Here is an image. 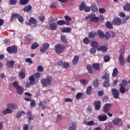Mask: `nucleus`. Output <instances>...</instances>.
<instances>
[{
    "mask_svg": "<svg viewBox=\"0 0 130 130\" xmlns=\"http://www.w3.org/2000/svg\"><path fill=\"white\" fill-rule=\"evenodd\" d=\"M41 83L43 87H48L52 83V77L49 75H47L46 77V79L43 78L41 80Z\"/></svg>",
    "mask_w": 130,
    "mask_h": 130,
    "instance_id": "nucleus-1",
    "label": "nucleus"
},
{
    "mask_svg": "<svg viewBox=\"0 0 130 130\" xmlns=\"http://www.w3.org/2000/svg\"><path fill=\"white\" fill-rule=\"evenodd\" d=\"M55 52L57 54L62 53L66 50V46L64 45H62L60 43L56 44L54 46Z\"/></svg>",
    "mask_w": 130,
    "mask_h": 130,
    "instance_id": "nucleus-2",
    "label": "nucleus"
},
{
    "mask_svg": "<svg viewBox=\"0 0 130 130\" xmlns=\"http://www.w3.org/2000/svg\"><path fill=\"white\" fill-rule=\"evenodd\" d=\"M86 20L90 19V22H95L98 23L99 22V17H96V14L92 13L88 15V16L85 17Z\"/></svg>",
    "mask_w": 130,
    "mask_h": 130,
    "instance_id": "nucleus-3",
    "label": "nucleus"
},
{
    "mask_svg": "<svg viewBox=\"0 0 130 130\" xmlns=\"http://www.w3.org/2000/svg\"><path fill=\"white\" fill-rule=\"evenodd\" d=\"M7 50L8 53L10 54H12V53L16 54V53H18V48H17L16 46H12L11 47H7Z\"/></svg>",
    "mask_w": 130,
    "mask_h": 130,
    "instance_id": "nucleus-4",
    "label": "nucleus"
},
{
    "mask_svg": "<svg viewBox=\"0 0 130 130\" xmlns=\"http://www.w3.org/2000/svg\"><path fill=\"white\" fill-rule=\"evenodd\" d=\"M48 48H49V44L45 43L43 44V47L40 49V51L42 52V53H44Z\"/></svg>",
    "mask_w": 130,
    "mask_h": 130,
    "instance_id": "nucleus-5",
    "label": "nucleus"
},
{
    "mask_svg": "<svg viewBox=\"0 0 130 130\" xmlns=\"http://www.w3.org/2000/svg\"><path fill=\"white\" fill-rule=\"evenodd\" d=\"M25 24L31 26L32 24H37V20L34 17H30L28 21L25 22Z\"/></svg>",
    "mask_w": 130,
    "mask_h": 130,
    "instance_id": "nucleus-6",
    "label": "nucleus"
},
{
    "mask_svg": "<svg viewBox=\"0 0 130 130\" xmlns=\"http://www.w3.org/2000/svg\"><path fill=\"white\" fill-rule=\"evenodd\" d=\"M112 24L113 25H117V26L120 25L121 24V19L118 17L114 18L112 22Z\"/></svg>",
    "mask_w": 130,
    "mask_h": 130,
    "instance_id": "nucleus-7",
    "label": "nucleus"
},
{
    "mask_svg": "<svg viewBox=\"0 0 130 130\" xmlns=\"http://www.w3.org/2000/svg\"><path fill=\"white\" fill-rule=\"evenodd\" d=\"M112 106L111 104H106L103 107L104 113H107L110 110Z\"/></svg>",
    "mask_w": 130,
    "mask_h": 130,
    "instance_id": "nucleus-8",
    "label": "nucleus"
},
{
    "mask_svg": "<svg viewBox=\"0 0 130 130\" xmlns=\"http://www.w3.org/2000/svg\"><path fill=\"white\" fill-rule=\"evenodd\" d=\"M111 92L114 98H118V96H119V91H118V90L115 88H113L111 89Z\"/></svg>",
    "mask_w": 130,
    "mask_h": 130,
    "instance_id": "nucleus-9",
    "label": "nucleus"
},
{
    "mask_svg": "<svg viewBox=\"0 0 130 130\" xmlns=\"http://www.w3.org/2000/svg\"><path fill=\"white\" fill-rule=\"evenodd\" d=\"M15 61L14 60L11 61H7L6 64L7 66V68H8V69H12L14 68V64H15Z\"/></svg>",
    "mask_w": 130,
    "mask_h": 130,
    "instance_id": "nucleus-10",
    "label": "nucleus"
},
{
    "mask_svg": "<svg viewBox=\"0 0 130 130\" xmlns=\"http://www.w3.org/2000/svg\"><path fill=\"white\" fill-rule=\"evenodd\" d=\"M93 105L95 106V110H100V108H101V102L100 101L94 102Z\"/></svg>",
    "mask_w": 130,
    "mask_h": 130,
    "instance_id": "nucleus-11",
    "label": "nucleus"
},
{
    "mask_svg": "<svg viewBox=\"0 0 130 130\" xmlns=\"http://www.w3.org/2000/svg\"><path fill=\"white\" fill-rule=\"evenodd\" d=\"M8 108L9 109H12V110H16L18 109V106L16 104H9L7 105Z\"/></svg>",
    "mask_w": 130,
    "mask_h": 130,
    "instance_id": "nucleus-12",
    "label": "nucleus"
},
{
    "mask_svg": "<svg viewBox=\"0 0 130 130\" xmlns=\"http://www.w3.org/2000/svg\"><path fill=\"white\" fill-rule=\"evenodd\" d=\"M79 62V56L76 55L74 57L73 59L72 60V64L73 66H77Z\"/></svg>",
    "mask_w": 130,
    "mask_h": 130,
    "instance_id": "nucleus-13",
    "label": "nucleus"
},
{
    "mask_svg": "<svg viewBox=\"0 0 130 130\" xmlns=\"http://www.w3.org/2000/svg\"><path fill=\"white\" fill-rule=\"evenodd\" d=\"M16 92L19 95H23L24 94V88L22 86H19L16 88Z\"/></svg>",
    "mask_w": 130,
    "mask_h": 130,
    "instance_id": "nucleus-14",
    "label": "nucleus"
},
{
    "mask_svg": "<svg viewBox=\"0 0 130 130\" xmlns=\"http://www.w3.org/2000/svg\"><path fill=\"white\" fill-rule=\"evenodd\" d=\"M98 119L100 121H105L107 120V115L103 114V115H100L98 116Z\"/></svg>",
    "mask_w": 130,
    "mask_h": 130,
    "instance_id": "nucleus-15",
    "label": "nucleus"
},
{
    "mask_svg": "<svg viewBox=\"0 0 130 130\" xmlns=\"http://www.w3.org/2000/svg\"><path fill=\"white\" fill-rule=\"evenodd\" d=\"M98 51H103V52H106L108 50V48L105 46H101L97 48Z\"/></svg>",
    "mask_w": 130,
    "mask_h": 130,
    "instance_id": "nucleus-16",
    "label": "nucleus"
},
{
    "mask_svg": "<svg viewBox=\"0 0 130 130\" xmlns=\"http://www.w3.org/2000/svg\"><path fill=\"white\" fill-rule=\"evenodd\" d=\"M119 63L122 67L124 66V59H123V56L122 55H120L119 56Z\"/></svg>",
    "mask_w": 130,
    "mask_h": 130,
    "instance_id": "nucleus-17",
    "label": "nucleus"
},
{
    "mask_svg": "<svg viewBox=\"0 0 130 130\" xmlns=\"http://www.w3.org/2000/svg\"><path fill=\"white\" fill-rule=\"evenodd\" d=\"M50 27L51 30L52 31H55V30H56L57 28V24L55 23H52L50 24Z\"/></svg>",
    "mask_w": 130,
    "mask_h": 130,
    "instance_id": "nucleus-18",
    "label": "nucleus"
},
{
    "mask_svg": "<svg viewBox=\"0 0 130 130\" xmlns=\"http://www.w3.org/2000/svg\"><path fill=\"white\" fill-rule=\"evenodd\" d=\"M3 114L4 115H7L8 113L9 114H11V113H13V111L11 110V109L7 108L5 110L3 111Z\"/></svg>",
    "mask_w": 130,
    "mask_h": 130,
    "instance_id": "nucleus-19",
    "label": "nucleus"
},
{
    "mask_svg": "<svg viewBox=\"0 0 130 130\" xmlns=\"http://www.w3.org/2000/svg\"><path fill=\"white\" fill-rule=\"evenodd\" d=\"M120 121H121V119L119 118H116L112 120V123H113L114 125H117V124H119V122H120Z\"/></svg>",
    "mask_w": 130,
    "mask_h": 130,
    "instance_id": "nucleus-20",
    "label": "nucleus"
},
{
    "mask_svg": "<svg viewBox=\"0 0 130 130\" xmlns=\"http://www.w3.org/2000/svg\"><path fill=\"white\" fill-rule=\"evenodd\" d=\"M92 68L95 71H99L100 70V64L98 63H93L92 64Z\"/></svg>",
    "mask_w": 130,
    "mask_h": 130,
    "instance_id": "nucleus-21",
    "label": "nucleus"
},
{
    "mask_svg": "<svg viewBox=\"0 0 130 130\" xmlns=\"http://www.w3.org/2000/svg\"><path fill=\"white\" fill-rule=\"evenodd\" d=\"M16 19H18L19 22L23 23L24 22V18L19 14L16 13Z\"/></svg>",
    "mask_w": 130,
    "mask_h": 130,
    "instance_id": "nucleus-22",
    "label": "nucleus"
},
{
    "mask_svg": "<svg viewBox=\"0 0 130 130\" xmlns=\"http://www.w3.org/2000/svg\"><path fill=\"white\" fill-rule=\"evenodd\" d=\"M118 74V69L117 68H115L113 70V73L112 74V76L113 78H115L117 76V75Z\"/></svg>",
    "mask_w": 130,
    "mask_h": 130,
    "instance_id": "nucleus-23",
    "label": "nucleus"
},
{
    "mask_svg": "<svg viewBox=\"0 0 130 130\" xmlns=\"http://www.w3.org/2000/svg\"><path fill=\"white\" fill-rule=\"evenodd\" d=\"M110 76V74H109V73H105L104 75L102 77V79L105 80V81H110V79H109Z\"/></svg>",
    "mask_w": 130,
    "mask_h": 130,
    "instance_id": "nucleus-24",
    "label": "nucleus"
},
{
    "mask_svg": "<svg viewBox=\"0 0 130 130\" xmlns=\"http://www.w3.org/2000/svg\"><path fill=\"white\" fill-rule=\"evenodd\" d=\"M68 130H77V125L75 123H72L70 127L68 128Z\"/></svg>",
    "mask_w": 130,
    "mask_h": 130,
    "instance_id": "nucleus-25",
    "label": "nucleus"
},
{
    "mask_svg": "<svg viewBox=\"0 0 130 130\" xmlns=\"http://www.w3.org/2000/svg\"><path fill=\"white\" fill-rule=\"evenodd\" d=\"M86 8V3L83 2L81 3L80 5L79 6V11H82L85 10Z\"/></svg>",
    "mask_w": 130,
    "mask_h": 130,
    "instance_id": "nucleus-26",
    "label": "nucleus"
},
{
    "mask_svg": "<svg viewBox=\"0 0 130 130\" xmlns=\"http://www.w3.org/2000/svg\"><path fill=\"white\" fill-rule=\"evenodd\" d=\"M92 86L94 87V88H98L99 87V80L98 79H95L93 83H92Z\"/></svg>",
    "mask_w": 130,
    "mask_h": 130,
    "instance_id": "nucleus-27",
    "label": "nucleus"
},
{
    "mask_svg": "<svg viewBox=\"0 0 130 130\" xmlns=\"http://www.w3.org/2000/svg\"><path fill=\"white\" fill-rule=\"evenodd\" d=\"M119 91L121 94H124L126 91L125 87L121 84H120Z\"/></svg>",
    "mask_w": 130,
    "mask_h": 130,
    "instance_id": "nucleus-28",
    "label": "nucleus"
},
{
    "mask_svg": "<svg viewBox=\"0 0 130 130\" xmlns=\"http://www.w3.org/2000/svg\"><path fill=\"white\" fill-rule=\"evenodd\" d=\"M60 38L61 41L62 42V43H64V44H67L68 43V39H67L66 36L61 35L60 36Z\"/></svg>",
    "mask_w": 130,
    "mask_h": 130,
    "instance_id": "nucleus-29",
    "label": "nucleus"
},
{
    "mask_svg": "<svg viewBox=\"0 0 130 130\" xmlns=\"http://www.w3.org/2000/svg\"><path fill=\"white\" fill-rule=\"evenodd\" d=\"M61 32L62 33H70L72 32V28L71 27H66L62 29Z\"/></svg>",
    "mask_w": 130,
    "mask_h": 130,
    "instance_id": "nucleus-30",
    "label": "nucleus"
},
{
    "mask_svg": "<svg viewBox=\"0 0 130 130\" xmlns=\"http://www.w3.org/2000/svg\"><path fill=\"white\" fill-rule=\"evenodd\" d=\"M32 10V6H31V5H27L26 6H25L24 8L23 11L24 12H30V11H31Z\"/></svg>",
    "mask_w": 130,
    "mask_h": 130,
    "instance_id": "nucleus-31",
    "label": "nucleus"
},
{
    "mask_svg": "<svg viewBox=\"0 0 130 130\" xmlns=\"http://www.w3.org/2000/svg\"><path fill=\"white\" fill-rule=\"evenodd\" d=\"M28 80H29V82L30 83H31L32 84H34V85H35V84H36V82H35V77H34V75H31L29 77Z\"/></svg>",
    "mask_w": 130,
    "mask_h": 130,
    "instance_id": "nucleus-32",
    "label": "nucleus"
},
{
    "mask_svg": "<svg viewBox=\"0 0 130 130\" xmlns=\"http://www.w3.org/2000/svg\"><path fill=\"white\" fill-rule=\"evenodd\" d=\"M38 107L40 109H46L47 108L46 106L45 105V104L42 102L39 103L38 104Z\"/></svg>",
    "mask_w": 130,
    "mask_h": 130,
    "instance_id": "nucleus-33",
    "label": "nucleus"
},
{
    "mask_svg": "<svg viewBox=\"0 0 130 130\" xmlns=\"http://www.w3.org/2000/svg\"><path fill=\"white\" fill-rule=\"evenodd\" d=\"M97 33L100 38H104L105 37V34L102 32V30H98Z\"/></svg>",
    "mask_w": 130,
    "mask_h": 130,
    "instance_id": "nucleus-34",
    "label": "nucleus"
},
{
    "mask_svg": "<svg viewBox=\"0 0 130 130\" xmlns=\"http://www.w3.org/2000/svg\"><path fill=\"white\" fill-rule=\"evenodd\" d=\"M86 69L90 75H93V68H92V66L90 65L87 66Z\"/></svg>",
    "mask_w": 130,
    "mask_h": 130,
    "instance_id": "nucleus-35",
    "label": "nucleus"
},
{
    "mask_svg": "<svg viewBox=\"0 0 130 130\" xmlns=\"http://www.w3.org/2000/svg\"><path fill=\"white\" fill-rule=\"evenodd\" d=\"M18 76L21 80H23V79H25L26 75H25V73L23 72V71H20L18 74Z\"/></svg>",
    "mask_w": 130,
    "mask_h": 130,
    "instance_id": "nucleus-36",
    "label": "nucleus"
},
{
    "mask_svg": "<svg viewBox=\"0 0 130 130\" xmlns=\"http://www.w3.org/2000/svg\"><path fill=\"white\" fill-rule=\"evenodd\" d=\"M91 11L93 13L98 12V8H97V6H96V5L94 4L91 6Z\"/></svg>",
    "mask_w": 130,
    "mask_h": 130,
    "instance_id": "nucleus-37",
    "label": "nucleus"
},
{
    "mask_svg": "<svg viewBox=\"0 0 130 130\" xmlns=\"http://www.w3.org/2000/svg\"><path fill=\"white\" fill-rule=\"evenodd\" d=\"M106 27L108 29H113V26L112 25L111 23H110V22H109L108 21H107L106 23Z\"/></svg>",
    "mask_w": 130,
    "mask_h": 130,
    "instance_id": "nucleus-38",
    "label": "nucleus"
},
{
    "mask_svg": "<svg viewBox=\"0 0 130 130\" xmlns=\"http://www.w3.org/2000/svg\"><path fill=\"white\" fill-rule=\"evenodd\" d=\"M86 93L87 95H91L92 94V86H89L87 87Z\"/></svg>",
    "mask_w": 130,
    "mask_h": 130,
    "instance_id": "nucleus-39",
    "label": "nucleus"
},
{
    "mask_svg": "<svg viewBox=\"0 0 130 130\" xmlns=\"http://www.w3.org/2000/svg\"><path fill=\"white\" fill-rule=\"evenodd\" d=\"M123 9L124 11H127V12H129L130 11V4L127 3L123 7Z\"/></svg>",
    "mask_w": 130,
    "mask_h": 130,
    "instance_id": "nucleus-40",
    "label": "nucleus"
},
{
    "mask_svg": "<svg viewBox=\"0 0 130 130\" xmlns=\"http://www.w3.org/2000/svg\"><path fill=\"white\" fill-rule=\"evenodd\" d=\"M37 47H39V44L37 43H33L31 46V49H36Z\"/></svg>",
    "mask_w": 130,
    "mask_h": 130,
    "instance_id": "nucleus-41",
    "label": "nucleus"
},
{
    "mask_svg": "<svg viewBox=\"0 0 130 130\" xmlns=\"http://www.w3.org/2000/svg\"><path fill=\"white\" fill-rule=\"evenodd\" d=\"M96 36H97V34H96V32H90L88 35L89 38L90 39L94 38V37H96Z\"/></svg>",
    "mask_w": 130,
    "mask_h": 130,
    "instance_id": "nucleus-42",
    "label": "nucleus"
},
{
    "mask_svg": "<svg viewBox=\"0 0 130 130\" xmlns=\"http://www.w3.org/2000/svg\"><path fill=\"white\" fill-rule=\"evenodd\" d=\"M91 46L92 47H93V48H98V43L96 41L92 42L91 43Z\"/></svg>",
    "mask_w": 130,
    "mask_h": 130,
    "instance_id": "nucleus-43",
    "label": "nucleus"
},
{
    "mask_svg": "<svg viewBox=\"0 0 130 130\" xmlns=\"http://www.w3.org/2000/svg\"><path fill=\"white\" fill-rule=\"evenodd\" d=\"M111 37V35H110V33L109 32H106L105 34V38L106 40H109L110 39V37Z\"/></svg>",
    "mask_w": 130,
    "mask_h": 130,
    "instance_id": "nucleus-44",
    "label": "nucleus"
},
{
    "mask_svg": "<svg viewBox=\"0 0 130 130\" xmlns=\"http://www.w3.org/2000/svg\"><path fill=\"white\" fill-rule=\"evenodd\" d=\"M14 19H17V13H12L10 18V22H13Z\"/></svg>",
    "mask_w": 130,
    "mask_h": 130,
    "instance_id": "nucleus-45",
    "label": "nucleus"
},
{
    "mask_svg": "<svg viewBox=\"0 0 130 130\" xmlns=\"http://www.w3.org/2000/svg\"><path fill=\"white\" fill-rule=\"evenodd\" d=\"M22 114H25V112L24 111H21L19 112L16 115V118H21Z\"/></svg>",
    "mask_w": 130,
    "mask_h": 130,
    "instance_id": "nucleus-46",
    "label": "nucleus"
},
{
    "mask_svg": "<svg viewBox=\"0 0 130 130\" xmlns=\"http://www.w3.org/2000/svg\"><path fill=\"white\" fill-rule=\"evenodd\" d=\"M104 60L105 62H108L110 60V56L109 55H105L104 56Z\"/></svg>",
    "mask_w": 130,
    "mask_h": 130,
    "instance_id": "nucleus-47",
    "label": "nucleus"
},
{
    "mask_svg": "<svg viewBox=\"0 0 130 130\" xmlns=\"http://www.w3.org/2000/svg\"><path fill=\"white\" fill-rule=\"evenodd\" d=\"M62 68V69H69V68H70V63L64 62Z\"/></svg>",
    "mask_w": 130,
    "mask_h": 130,
    "instance_id": "nucleus-48",
    "label": "nucleus"
},
{
    "mask_svg": "<svg viewBox=\"0 0 130 130\" xmlns=\"http://www.w3.org/2000/svg\"><path fill=\"white\" fill-rule=\"evenodd\" d=\"M19 3L20 5L24 6V5H27L29 3V0H20Z\"/></svg>",
    "mask_w": 130,
    "mask_h": 130,
    "instance_id": "nucleus-49",
    "label": "nucleus"
},
{
    "mask_svg": "<svg viewBox=\"0 0 130 130\" xmlns=\"http://www.w3.org/2000/svg\"><path fill=\"white\" fill-rule=\"evenodd\" d=\"M80 82L83 85V86H86L88 84V81L85 79H81L80 80Z\"/></svg>",
    "mask_w": 130,
    "mask_h": 130,
    "instance_id": "nucleus-50",
    "label": "nucleus"
},
{
    "mask_svg": "<svg viewBox=\"0 0 130 130\" xmlns=\"http://www.w3.org/2000/svg\"><path fill=\"white\" fill-rule=\"evenodd\" d=\"M39 20L41 21V22H42V23H43L44 21H45V16L41 15L39 16Z\"/></svg>",
    "mask_w": 130,
    "mask_h": 130,
    "instance_id": "nucleus-51",
    "label": "nucleus"
},
{
    "mask_svg": "<svg viewBox=\"0 0 130 130\" xmlns=\"http://www.w3.org/2000/svg\"><path fill=\"white\" fill-rule=\"evenodd\" d=\"M12 86H13V87H14V88H16V89H17L21 85H19V83H18V82L15 81L12 83Z\"/></svg>",
    "mask_w": 130,
    "mask_h": 130,
    "instance_id": "nucleus-52",
    "label": "nucleus"
},
{
    "mask_svg": "<svg viewBox=\"0 0 130 130\" xmlns=\"http://www.w3.org/2000/svg\"><path fill=\"white\" fill-rule=\"evenodd\" d=\"M109 82H110V80H105L103 83L104 87H105L106 88L108 87V86H109Z\"/></svg>",
    "mask_w": 130,
    "mask_h": 130,
    "instance_id": "nucleus-53",
    "label": "nucleus"
},
{
    "mask_svg": "<svg viewBox=\"0 0 130 130\" xmlns=\"http://www.w3.org/2000/svg\"><path fill=\"white\" fill-rule=\"evenodd\" d=\"M33 40V37L31 35H27L25 37V40L27 41H31V40Z\"/></svg>",
    "mask_w": 130,
    "mask_h": 130,
    "instance_id": "nucleus-54",
    "label": "nucleus"
},
{
    "mask_svg": "<svg viewBox=\"0 0 130 130\" xmlns=\"http://www.w3.org/2000/svg\"><path fill=\"white\" fill-rule=\"evenodd\" d=\"M57 24L59 25V26H62V25H64V20H58L57 21Z\"/></svg>",
    "mask_w": 130,
    "mask_h": 130,
    "instance_id": "nucleus-55",
    "label": "nucleus"
},
{
    "mask_svg": "<svg viewBox=\"0 0 130 130\" xmlns=\"http://www.w3.org/2000/svg\"><path fill=\"white\" fill-rule=\"evenodd\" d=\"M34 85V83H31V82H26L25 84V88H30V87H31V86Z\"/></svg>",
    "mask_w": 130,
    "mask_h": 130,
    "instance_id": "nucleus-56",
    "label": "nucleus"
},
{
    "mask_svg": "<svg viewBox=\"0 0 130 130\" xmlns=\"http://www.w3.org/2000/svg\"><path fill=\"white\" fill-rule=\"evenodd\" d=\"M64 20H66L67 22H72V18L68 15L64 16Z\"/></svg>",
    "mask_w": 130,
    "mask_h": 130,
    "instance_id": "nucleus-57",
    "label": "nucleus"
},
{
    "mask_svg": "<svg viewBox=\"0 0 130 130\" xmlns=\"http://www.w3.org/2000/svg\"><path fill=\"white\" fill-rule=\"evenodd\" d=\"M87 125H89V126H91L92 125H95V122L94 121H89L86 124Z\"/></svg>",
    "mask_w": 130,
    "mask_h": 130,
    "instance_id": "nucleus-58",
    "label": "nucleus"
},
{
    "mask_svg": "<svg viewBox=\"0 0 130 130\" xmlns=\"http://www.w3.org/2000/svg\"><path fill=\"white\" fill-rule=\"evenodd\" d=\"M89 52L91 53V54H93V53H96V48H91L89 50Z\"/></svg>",
    "mask_w": 130,
    "mask_h": 130,
    "instance_id": "nucleus-59",
    "label": "nucleus"
},
{
    "mask_svg": "<svg viewBox=\"0 0 130 130\" xmlns=\"http://www.w3.org/2000/svg\"><path fill=\"white\" fill-rule=\"evenodd\" d=\"M41 75H42V73H36L35 74V77L36 79H39V78L41 77Z\"/></svg>",
    "mask_w": 130,
    "mask_h": 130,
    "instance_id": "nucleus-60",
    "label": "nucleus"
},
{
    "mask_svg": "<svg viewBox=\"0 0 130 130\" xmlns=\"http://www.w3.org/2000/svg\"><path fill=\"white\" fill-rule=\"evenodd\" d=\"M83 42L85 43V44H89L90 43V39H89L88 38H85L83 40Z\"/></svg>",
    "mask_w": 130,
    "mask_h": 130,
    "instance_id": "nucleus-61",
    "label": "nucleus"
},
{
    "mask_svg": "<svg viewBox=\"0 0 130 130\" xmlns=\"http://www.w3.org/2000/svg\"><path fill=\"white\" fill-rule=\"evenodd\" d=\"M44 69H43V67L42 66H39L37 68V71L38 72H43Z\"/></svg>",
    "mask_w": 130,
    "mask_h": 130,
    "instance_id": "nucleus-62",
    "label": "nucleus"
},
{
    "mask_svg": "<svg viewBox=\"0 0 130 130\" xmlns=\"http://www.w3.org/2000/svg\"><path fill=\"white\" fill-rule=\"evenodd\" d=\"M17 0H10V4L11 6H14L17 4Z\"/></svg>",
    "mask_w": 130,
    "mask_h": 130,
    "instance_id": "nucleus-63",
    "label": "nucleus"
},
{
    "mask_svg": "<svg viewBox=\"0 0 130 130\" xmlns=\"http://www.w3.org/2000/svg\"><path fill=\"white\" fill-rule=\"evenodd\" d=\"M83 94L82 92H78L76 94V98H81L83 96Z\"/></svg>",
    "mask_w": 130,
    "mask_h": 130,
    "instance_id": "nucleus-64",
    "label": "nucleus"
}]
</instances>
